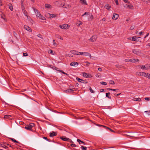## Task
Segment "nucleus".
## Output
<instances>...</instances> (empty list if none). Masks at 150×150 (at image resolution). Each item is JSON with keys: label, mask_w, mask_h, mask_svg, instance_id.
Returning <instances> with one entry per match:
<instances>
[{"label": "nucleus", "mask_w": 150, "mask_h": 150, "mask_svg": "<svg viewBox=\"0 0 150 150\" xmlns=\"http://www.w3.org/2000/svg\"><path fill=\"white\" fill-rule=\"evenodd\" d=\"M57 135V134L55 132H52L50 134V136L51 137H52L54 136H56Z\"/></svg>", "instance_id": "20"}, {"label": "nucleus", "mask_w": 150, "mask_h": 150, "mask_svg": "<svg viewBox=\"0 0 150 150\" xmlns=\"http://www.w3.org/2000/svg\"><path fill=\"white\" fill-rule=\"evenodd\" d=\"M77 141L80 144H81V143H82L83 144H85V143L83 141H81L79 139H77Z\"/></svg>", "instance_id": "24"}, {"label": "nucleus", "mask_w": 150, "mask_h": 150, "mask_svg": "<svg viewBox=\"0 0 150 150\" xmlns=\"http://www.w3.org/2000/svg\"><path fill=\"white\" fill-rule=\"evenodd\" d=\"M12 115H5L4 116V118L5 119H8L10 117H12Z\"/></svg>", "instance_id": "27"}, {"label": "nucleus", "mask_w": 150, "mask_h": 150, "mask_svg": "<svg viewBox=\"0 0 150 150\" xmlns=\"http://www.w3.org/2000/svg\"><path fill=\"white\" fill-rule=\"evenodd\" d=\"M139 37H138L137 38V37L136 36H134L133 37H132V38H128V39H129L131 40H132L133 41H135L136 40V39L137 38H139Z\"/></svg>", "instance_id": "19"}, {"label": "nucleus", "mask_w": 150, "mask_h": 150, "mask_svg": "<svg viewBox=\"0 0 150 150\" xmlns=\"http://www.w3.org/2000/svg\"><path fill=\"white\" fill-rule=\"evenodd\" d=\"M48 15H49V16L50 17V18H54L56 17L57 16V15L56 14H51L49 13H48Z\"/></svg>", "instance_id": "17"}, {"label": "nucleus", "mask_w": 150, "mask_h": 150, "mask_svg": "<svg viewBox=\"0 0 150 150\" xmlns=\"http://www.w3.org/2000/svg\"><path fill=\"white\" fill-rule=\"evenodd\" d=\"M24 28L25 29L29 32H31L32 31L31 28L27 25H25L24 26Z\"/></svg>", "instance_id": "9"}, {"label": "nucleus", "mask_w": 150, "mask_h": 150, "mask_svg": "<svg viewBox=\"0 0 150 150\" xmlns=\"http://www.w3.org/2000/svg\"><path fill=\"white\" fill-rule=\"evenodd\" d=\"M1 147L4 148L5 149H6L8 148V147L6 146H2V145L1 144Z\"/></svg>", "instance_id": "63"}, {"label": "nucleus", "mask_w": 150, "mask_h": 150, "mask_svg": "<svg viewBox=\"0 0 150 150\" xmlns=\"http://www.w3.org/2000/svg\"><path fill=\"white\" fill-rule=\"evenodd\" d=\"M120 94H121V93H120L117 94H115V96H119V95H120Z\"/></svg>", "instance_id": "64"}, {"label": "nucleus", "mask_w": 150, "mask_h": 150, "mask_svg": "<svg viewBox=\"0 0 150 150\" xmlns=\"http://www.w3.org/2000/svg\"><path fill=\"white\" fill-rule=\"evenodd\" d=\"M136 75L141 76H144L147 78V77L148 76V73L142 72H137L136 73Z\"/></svg>", "instance_id": "1"}, {"label": "nucleus", "mask_w": 150, "mask_h": 150, "mask_svg": "<svg viewBox=\"0 0 150 150\" xmlns=\"http://www.w3.org/2000/svg\"><path fill=\"white\" fill-rule=\"evenodd\" d=\"M53 51L51 50H50L48 51V53H49L51 54H54L53 53Z\"/></svg>", "instance_id": "39"}, {"label": "nucleus", "mask_w": 150, "mask_h": 150, "mask_svg": "<svg viewBox=\"0 0 150 150\" xmlns=\"http://www.w3.org/2000/svg\"><path fill=\"white\" fill-rule=\"evenodd\" d=\"M119 16L118 14L114 13L112 17V19L114 20H116L118 18Z\"/></svg>", "instance_id": "8"}, {"label": "nucleus", "mask_w": 150, "mask_h": 150, "mask_svg": "<svg viewBox=\"0 0 150 150\" xmlns=\"http://www.w3.org/2000/svg\"><path fill=\"white\" fill-rule=\"evenodd\" d=\"M76 79L78 81L81 82L82 83H87L88 82L86 81H84L82 79H81L78 77H76Z\"/></svg>", "instance_id": "7"}, {"label": "nucleus", "mask_w": 150, "mask_h": 150, "mask_svg": "<svg viewBox=\"0 0 150 150\" xmlns=\"http://www.w3.org/2000/svg\"><path fill=\"white\" fill-rule=\"evenodd\" d=\"M133 100L134 101H141V99L140 98H134Z\"/></svg>", "instance_id": "22"}, {"label": "nucleus", "mask_w": 150, "mask_h": 150, "mask_svg": "<svg viewBox=\"0 0 150 150\" xmlns=\"http://www.w3.org/2000/svg\"><path fill=\"white\" fill-rule=\"evenodd\" d=\"M10 9L11 11H12L13 10V8L11 4L9 6Z\"/></svg>", "instance_id": "34"}, {"label": "nucleus", "mask_w": 150, "mask_h": 150, "mask_svg": "<svg viewBox=\"0 0 150 150\" xmlns=\"http://www.w3.org/2000/svg\"><path fill=\"white\" fill-rule=\"evenodd\" d=\"M76 51L74 50H72L71 51V53L75 55V54H76Z\"/></svg>", "instance_id": "35"}, {"label": "nucleus", "mask_w": 150, "mask_h": 150, "mask_svg": "<svg viewBox=\"0 0 150 150\" xmlns=\"http://www.w3.org/2000/svg\"><path fill=\"white\" fill-rule=\"evenodd\" d=\"M11 139L14 142H16V143H18V142L15 139H13V138H11Z\"/></svg>", "instance_id": "41"}, {"label": "nucleus", "mask_w": 150, "mask_h": 150, "mask_svg": "<svg viewBox=\"0 0 150 150\" xmlns=\"http://www.w3.org/2000/svg\"><path fill=\"white\" fill-rule=\"evenodd\" d=\"M38 37L39 38H42V35H40V34H38L37 35Z\"/></svg>", "instance_id": "49"}, {"label": "nucleus", "mask_w": 150, "mask_h": 150, "mask_svg": "<svg viewBox=\"0 0 150 150\" xmlns=\"http://www.w3.org/2000/svg\"><path fill=\"white\" fill-rule=\"evenodd\" d=\"M90 18L91 20H92L93 18V16L92 15H91L90 16Z\"/></svg>", "instance_id": "59"}, {"label": "nucleus", "mask_w": 150, "mask_h": 150, "mask_svg": "<svg viewBox=\"0 0 150 150\" xmlns=\"http://www.w3.org/2000/svg\"><path fill=\"white\" fill-rule=\"evenodd\" d=\"M71 7V6L69 5H68L67 7H65L67 8H69Z\"/></svg>", "instance_id": "60"}, {"label": "nucleus", "mask_w": 150, "mask_h": 150, "mask_svg": "<svg viewBox=\"0 0 150 150\" xmlns=\"http://www.w3.org/2000/svg\"><path fill=\"white\" fill-rule=\"evenodd\" d=\"M71 146L72 147H75L76 146V145L74 144H71Z\"/></svg>", "instance_id": "53"}, {"label": "nucleus", "mask_w": 150, "mask_h": 150, "mask_svg": "<svg viewBox=\"0 0 150 150\" xmlns=\"http://www.w3.org/2000/svg\"><path fill=\"white\" fill-rule=\"evenodd\" d=\"M76 54H75V55H79V52H78V51H76Z\"/></svg>", "instance_id": "55"}, {"label": "nucleus", "mask_w": 150, "mask_h": 150, "mask_svg": "<svg viewBox=\"0 0 150 150\" xmlns=\"http://www.w3.org/2000/svg\"><path fill=\"white\" fill-rule=\"evenodd\" d=\"M57 37L58 38H59L61 40H63L62 38L61 37V36H60V35H57Z\"/></svg>", "instance_id": "43"}, {"label": "nucleus", "mask_w": 150, "mask_h": 150, "mask_svg": "<svg viewBox=\"0 0 150 150\" xmlns=\"http://www.w3.org/2000/svg\"><path fill=\"white\" fill-rule=\"evenodd\" d=\"M97 38V35H93L89 39V40L91 42H94L96 41Z\"/></svg>", "instance_id": "4"}, {"label": "nucleus", "mask_w": 150, "mask_h": 150, "mask_svg": "<svg viewBox=\"0 0 150 150\" xmlns=\"http://www.w3.org/2000/svg\"><path fill=\"white\" fill-rule=\"evenodd\" d=\"M110 94V93H106V96L108 98H109L111 99V97L110 96H109Z\"/></svg>", "instance_id": "30"}, {"label": "nucleus", "mask_w": 150, "mask_h": 150, "mask_svg": "<svg viewBox=\"0 0 150 150\" xmlns=\"http://www.w3.org/2000/svg\"><path fill=\"white\" fill-rule=\"evenodd\" d=\"M23 12L24 13L25 15H27L26 11L25 10H23Z\"/></svg>", "instance_id": "50"}, {"label": "nucleus", "mask_w": 150, "mask_h": 150, "mask_svg": "<svg viewBox=\"0 0 150 150\" xmlns=\"http://www.w3.org/2000/svg\"><path fill=\"white\" fill-rule=\"evenodd\" d=\"M105 8L108 10H109L111 8V6L109 4H107L105 6Z\"/></svg>", "instance_id": "21"}, {"label": "nucleus", "mask_w": 150, "mask_h": 150, "mask_svg": "<svg viewBox=\"0 0 150 150\" xmlns=\"http://www.w3.org/2000/svg\"><path fill=\"white\" fill-rule=\"evenodd\" d=\"M129 59H125V61L126 62H130L129 61Z\"/></svg>", "instance_id": "62"}, {"label": "nucleus", "mask_w": 150, "mask_h": 150, "mask_svg": "<svg viewBox=\"0 0 150 150\" xmlns=\"http://www.w3.org/2000/svg\"><path fill=\"white\" fill-rule=\"evenodd\" d=\"M141 68L142 69H147L149 68H150V66H145L142 65L141 66Z\"/></svg>", "instance_id": "14"}, {"label": "nucleus", "mask_w": 150, "mask_h": 150, "mask_svg": "<svg viewBox=\"0 0 150 150\" xmlns=\"http://www.w3.org/2000/svg\"><path fill=\"white\" fill-rule=\"evenodd\" d=\"M53 45L55 47H57V44L55 42V40H53Z\"/></svg>", "instance_id": "28"}, {"label": "nucleus", "mask_w": 150, "mask_h": 150, "mask_svg": "<svg viewBox=\"0 0 150 150\" xmlns=\"http://www.w3.org/2000/svg\"><path fill=\"white\" fill-rule=\"evenodd\" d=\"M80 1L82 4H83L85 5L87 4L86 1L85 0H80Z\"/></svg>", "instance_id": "26"}, {"label": "nucleus", "mask_w": 150, "mask_h": 150, "mask_svg": "<svg viewBox=\"0 0 150 150\" xmlns=\"http://www.w3.org/2000/svg\"><path fill=\"white\" fill-rule=\"evenodd\" d=\"M59 26L60 28L63 29H67L69 27V25L67 24L60 25Z\"/></svg>", "instance_id": "3"}, {"label": "nucleus", "mask_w": 150, "mask_h": 150, "mask_svg": "<svg viewBox=\"0 0 150 150\" xmlns=\"http://www.w3.org/2000/svg\"><path fill=\"white\" fill-rule=\"evenodd\" d=\"M144 99L146 100H150L149 98L148 97L145 98Z\"/></svg>", "instance_id": "54"}, {"label": "nucleus", "mask_w": 150, "mask_h": 150, "mask_svg": "<svg viewBox=\"0 0 150 150\" xmlns=\"http://www.w3.org/2000/svg\"><path fill=\"white\" fill-rule=\"evenodd\" d=\"M78 64H79L78 62H73L70 64V65L72 66H75L76 65L78 66Z\"/></svg>", "instance_id": "13"}, {"label": "nucleus", "mask_w": 150, "mask_h": 150, "mask_svg": "<svg viewBox=\"0 0 150 150\" xmlns=\"http://www.w3.org/2000/svg\"><path fill=\"white\" fill-rule=\"evenodd\" d=\"M23 55L24 57L27 56L28 55L27 53H23Z\"/></svg>", "instance_id": "42"}, {"label": "nucleus", "mask_w": 150, "mask_h": 150, "mask_svg": "<svg viewBox=\"0 0 150 150\" xmlns=\"http://www.w3.org/2000/svg\"><path fill=\"white\" fill-rule=\"evenodd\" d=\"M74 90H73L71 88H69L68 89H67L66 90H64V92L66 93L67 92H73Z\"/></svg>", "instance_id": "12"}, {"label": "nucleus", "mask_w": 150, "mask_h": 150, "mask_svg": "<svg viewBox=\"0 0 150 150\" xmlns=\"http://www.w3.org/2000/svg\"><path fill=\"white\" fill-rule=\"evenodd\" d=\"M60 139H61L63 141H69L70 142H73L72 141V140L71 139H69L68 138H67L65 137H60Z\"/></svg>", "instance_id": "6"}, {"label": "nucleus", "mask_w": 150, "mask_h": 150, "mask_svg": "<svg viewBox=\"0 0 150 150\" xmlns=\"http://www.w3.org/2000/svg\"><path fill=\"white\" fill-rule=\"evenodd\" d=\"M132 52L134 54L137 55H139L141 53V52L140 50L133 49L132 50Z\"/></svg>", "instance_id": "5"}, {"label": "nucleus", "mask_w": 150, "mask_h": 150, "mask_svg": "<svg viewBox=\"0 0 150 150\" xmlns=\"http://www.w3.org/2000/svg\"><path fill=\"white\" fill-rule=\"evenodd\" d=\"M60 72H62V73L64 74H66V75H67V74L65 73L64 71H62V70H60L59 71Z\"/></svg>", "instance_id": "57"}, {"label": "nucleus", "mask_w": 150, "mask_h": 150, "mask_svg": "<svg viewBox=\"0 0 150 150\" xmlns=\"http://www.w3.org/2000/svg\"><path fill=\"white\" fill-rule=\"evenodd\" d=\"M83 55L85 56H88L91 58L93 57L91 54L88 52H83Z\"/></svg>", "instance_id": "10"}, {"label": "nucleus", "mask_w": 150, "mask_h": 150, "mask_svg": "<svg viewBox=\"0 0 150 150\" xmlns=\"http://www.w3.org/2000/svg\"><path fill=\"white\" fill-rule=\"evenodd\" d=\"M123 6L124 7L126 8H131L132 7V6H131L127 5L126 4H124Z\"/></svg>", "instance_id": "18"}, {"label": "nucleus", "mask_w": 150, "mask_h": 150, "mask_svg": "<svg viewBox=\"0 0 150 150\" xmlns=\"http://www.w3.org/2000/svg\"><path fill=\"white\" fill-rule=\"evenodd\" d=\"M129 61L130 62H138L139 61V59H129Z\"/></svg>", "instance_id": "15"}, {"label": "nucleus", "mask_w": 150, "mask_h": 150, "mask_svg": "<svg viewBox=\"0 0 150 150\" xmlns=\"http://www.w3.org/2000/svg\"><path fill=\"white\" fill-rule=\"evenodd\" d=\"M79 55H83V52H79Z\"/></svg>", "instance_id": "58"}, {"label": "nucleus", "mask_w": 150, "mask_h": 150, "mask_svg": "<svg viewBox=\"0 0 150 150\" xmlns=\"http://www.w3.org/2000/svg\"><path fill=\"white\" fill-rule=\"evenodd\" d=\"M89 90H90V91L92 93H94L95 92L91 88V87L90 86H89Z\"/></svg>", "instance_id": "32"}, {"label": "nucleus", "mask_w": 150, "mask_h": 150, "mask_svg": "<svg viewBox=\"0 0 150 150\" xmlns=\"http://www.w3.org/2000/svg\"><path fill=\"white\" fill-rule=\"evenodd\" d=\"M144 33V32H140L139 33V36H141V35H142Z\"/></svg>", "instance_id": "46"}, {"label": "nucleus", "mask_w": 150, "mask_h": 150, "mask_svg": "<svg viewBox=\"0 0 150 150\" xmlns=\"http://www.w3.org/2000/svg\"><path fill=\"white\" fill-rule=\"evenodd\" d=\"M1 18H2L4 21L6 22L7 21V20L5 18V16L3 14H1Z\"/></svg>", "instance_id": "16"}, {"label": "nucleus", "mask_w": 150, "mask_h": 150, "mask_svg": "<svg viewBox=\"0 0 150 150\" xmlns=\"http://www.w3.org/2000/svg\"><path fill=\"white\" fill-rule=\"evenodd\" d=\"M100 83L103 85H107V83L105 82H101Z\"/></svg>", "instance_id": "37"}, {"label": "nucleus", "mask_w": 150, "mask_h": 150, "mask_svg": "<svg viewBox=\"0 0 150 150\" xmlns=\"http://www.w3.org/2000/svg\"><path fill=\"white\" fill-rule=\"evenodd\" d=\"M35 125L34 123H31L29 125L26 126L25 128L28 130H30Z\"/></svg>", "instance_id": "2"}, {"label": "nucleus", "mask_w": 150, "mask_h": 150, "mask_svg": "<svg viewBox=\"0 0 150 150\" xmlns=\"http://www.w3.org/2000/svg\"><path fill=\"white\" fill-rule=\"evenodd\" d=\"M98 70L99 71H102V69L101 68H99L98 69Z\"/></svg>", "instance_id": "56"}, {"label": "nucleus", "mask_w": 150, "mask_h": 150, "mask_svg": "<svg viewBox=\"0 0 150 150\" xmlns=\"http://www.w3.org/2000/svg\"><path fill=\"white\" fill-rule=\"evenodd\" d=\"M124 2L127 3H129V2L127 0H123Z\"/></svg>", "instance_id": "52"}, {"label": "nucleus", "mask_w": 150, "mask_h": 150, "mask_svg": "<svg viewBox=\"0 0 150 150\" xmlns=\"http://www.w3.org/2000/svg\"><path fill=\"white\" fill-rule=\"evenodd\" d=\"M88 74L86 73H83V76L85 78H87V76H88Z\"/></svg>", "instance_id": "31"}, {"label": "nucleus", "mask_w": 150, "mask_h": 150, "mask_svg": "<svg viewBox=\"0 0 150 150\" xmlns=\"http://www.w3.org/2000/svg\"><path fill=\"white\" fill-rule=\"evenodd\" d=\"M87 75H88V76H87V78H91L92 77L91 75L90 74H88Z\"/></svg>", "instance_id": "44"}, {"label": "nucleus", "mask_w": 150, "mask_h": 150, "mask_svg": "<svg viewBox=\"0 0 150 150\" xmlns=\"http://www.w3.org/2000/svg\"><path fill=\"white\" fill-rule=\"evenodd\" d=\"M108 90H112V91H117V90H118V89H114L108 88Z\"/></svg>", "instance_id": "33"}, {"label": "nucleus", "mask_w": 150, "mask_h": 150, "mask_svg": "<svg viewBox=\"0 0 150 150\" xmlns=\"http://www.w3.org/2000/svg\"><path fill=\"white\" fill-rule=\"evenodd\" d=\"M45 7L47 8H50L51 7V5L48 4H45Z\"/></svg>", "instance_id": "29"}, {"label": "nucleus", "mask_w": 150, "mask_h": 150, "mask_svg": "<svg viewBox=\"0 0 150 150\" xmlns=\"http://www.w3.org/2000/svg\"><path fill=\"white\" fill-rule=\"evenodd\" d=\"M115 1L116 4L117 5H118L119 4H118V0H115Z\"/></svg>", "instance_id": "51"}, {"label": "nucleus", "mask_w": 150, "mask_h": 150, "mask_svg": "<svg viewBox=\"0 0 150 150\" xmlns=\"http://www.w3.org/2000/svg\"><path fill=\"white\" fill-rule=\"evenodd\" d=\"M109 83L110 84H115V83L112 80L110 81H109Z\"/></svg>", "instance_id": "36"}, {"label": "nucleus", "mask_w": 150, "mask_h": 150, "mask_svg": "<svg viewBox=\"0 0 150 150\" xmlns=\"http://www.w3.org/2000/svg\"><path fill=\"white\" fill-rule=\"evenodd\" d=\"M148 115H150V111H145Z\"/></svg>", "instance_id": "38"}, {"label": "nucleus", "mask_w": 150, "mask_h": 150, "mask_svg": "<svg viewBox=\"0 0 150 150\" xmlns=\"http://www.w3.org/2000/svg\"><path fill=\"white\" fill-rule=\"evenodd\" d=\"M81 148L82 150H87L86 147L82 146H81Z\"/></svg>", "instance_id": "40"}, {"label": "nucleus", "mask_w": 150, "mask_h": 150, "mask_svg": "<svg viewBox=\"0 0 150 150\" xmlns=\"http://www.w3.org/2000/svg\"><path fill=\"white\" fill-rule=\"evenodd\" d=\"M82 23L81 21H79L76 22V25L77 26H79L82 24Z\"/></svg>", "instance_id": "25"}, {"label": "nucleus", "mask_w": 150, "mask_h": 150, "mask_svg": "<svg viewBox=\"0 0 150 150\" xmlns=\"http://www.w3.org/2000/svg\"><path fill=\"white\" fill-rule=\"evenodd\" d=\"M21 5H22V9L23 10H24L25 8V7L23 5V3H21Z\"/></svg>", "instance_id": "48"}, {"label": "nucleus", "mask_w": 150, "mask_h": 150, "mask_svg": "<svg viewBox=\"0 0 150 150\" xmlns=\"http://www.w3.org/2000/svg\"><path fill=\"white\" fill-rule=\"evenodd\" d=\"M38 18L41 19H42V20H45V18L42 15H40L38 17Z\"/></svg>", "instance_id": "23"}, {"label": "nucleus", "mask_w": 150, "mask_h": 150, "mask_svg": "<svg viewBox=\"0 0 150 150\" xmlns=\"http://www.w3.org/2000/svg\"><path fill=\"white\" fill-rule=\"evenodd\" d=\"M134 28V25L132 26L130 28V30H132Z\"/></svg>", "instance_id": "45"}, {"label": "nucleus", "mask_w": 150, "mask_h": 150, "mask_svg": "<svg viewBox=\"0 0 150 150\" xmlns=\"http://www.w3.org/2000/svg\"><path fill=\"white\" fill-rule=\"evenodd\" d=\"M86 65L87 66H89V64H90V63L88 62H86Z\"/></svg>", "instance_id": "47"}, {"label": "nucleus", "mask_w": 150, "mask_h": 150, "mask_svg": "<svg viewBox=\"0 0 150 150\" xmlns=\"http://www.w3.org/2000/svg\"><path fill=\"white\" fill-rule=\"evenodd\" d=\"M148 76L147 77V78L150 79V74L148 73Z\"/></svg>", "instance_id": "61"}, {"label": "nucleus", "mask_w": 150, "mask_h": 150, "mask_svg": "<svg viewBox=\"0 0 150 150\" xmlns=\"http://www.w3.org/2000/svg\"><path fill=\"white\" fill-rule=\"evenodd\" d=\"M34 10L35 12L36 13V16L37 17H38L39 16L41 15L40 12L37 9L34 8Z\"/></svg>", "instance_id": "11"}]
</instances>
